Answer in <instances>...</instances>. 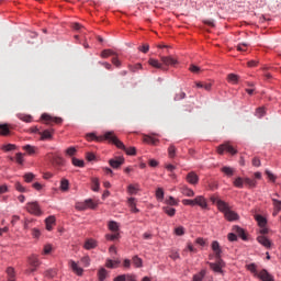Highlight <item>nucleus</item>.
<instances>
[{"label": "nucleus", "instance_id": "6", "mask_svg": "<svg viewBox=\"0 0 281 281\" xmlns=\"http://www.w3.org/2000/svg\"><path fill=\"white\" fill-rule=\"evenodd\" d=\"M42 120H44L45 124H63V120L60 117H54L49 114H42Z\"/></svg>", "mask_w": 281, "mask_h": 281}, {"label": "nucleus", "instance_id": "35", "mask_svg": "<svg viewBox=\"0 0 281 281\" xmlns=\"http://www.w3.org/2000/svg\"><path fill=\"white\" fill-rule=\"evenodd\" d=\"M221 172L226 175V177H234V168L232 167H222Z\"/></svg>", "mask_w": 281, "mask_h": 281}, {"label": "nucleus", "instance_id": "17", "mask_svg": "<svg viewBox=\"0 0 281 281\" xmlns=\"http://www.w3.org/2000/svg\"><path fill=\"white\" fill-rule=\"evenodd\" d=\"M45 223L47 232H52V229H54V226L56 225V217L49 216L48 218H46Z\"/></svg>", "mask_w": 281, "mask_h": 281}, {"label": "nucleus", "instance_id": "34", "mask_svg": "<svg viewBox=\"0 0 281 281\" xmlns=\"http://www.w3.org/2000/svg\"><path fill=\"white\" fill-rule=\"evenodd\" d=\"M244 183L248 188H256V186H258V182L254 179H250V178H244Z\"/></svg>", "mask_w": 281, "mask_h": 281}, {"label": "nucleus", "instance_id": "56", "mask_svg": "<svg viewBox=\"0 0 281 281\" xmlns=\"http://www.w3.org/2000/svg\"><path fill=\"white\" fill-rule=\"evenodd\" d=\"M167 205H179V201H177L173 196H169V199L166 200Z\"/></svg>", "mask_w": 281, "mask_h": 281}, {"label": "nucleus", "instance_id": "38", "mask_svg": "<svg viewBox=\"0 0 281 281\" xmlns=\"http://www.w3.org/2000/svg\"><path fill=\"white\" fill-rule=\"evenodd\" d=\"M19 120H21L22 122H26V124H30V122H32V115L30 114H18Z\"/></svg>", "mask_w": 281, "mask_h": 281}, {"label": "nucleus", "instance_id": "18", "mask_svg": "<svg viewBox=\"0 0 281 281\" xmlns=\"http://www.w3.org/2000/svg\"><path fill=\"white\" fill-rule=\"evenodd\" d=\"M120 260L106 259L105 267L106 269H117L120 267Z\"/></svg>", "mask_w": 281, "mask_h": 281}, {"label": "nucleus", "instance_id": "55", "mask_svg": "<svg viewBox=\"0 0 281 281\" xmlns=\"http://www.w3.org/2000/svg\"><path fill=\"white\" fill-rule=\"evenodd\" d=\"M14 188L18 190V192H27V189H25L21 182H15Z\"/></svg>", "mask_w": 281, "mask_h": 281}, {"label": "nucleus", "instance_id": "60", "mask_svg": "<svg viewBox=\"0 0 281 281\" xmlns=\"http://www.w3.org/2000/svg\"><path fill=\"white\" fill-rule=\"evenodd\" d=\"M45 276H46V278H56V270H53V269H50V270H47L46 272H45Z\"/></svg>", "mask_w": 281, "mask_h": 281}, {"label": "nucleus", "instance_id": "37", "mask_svg": "<svg viewBox=\"0 0 281 281\" xmlns=\"http://www.w3.org/2000/svg\"><path fill=\"white\" fill-rule=\"evenodd\" d=\"M0 135H10V125L1 124L0 125Z\"/></svg>", "mask_w": 281, "mask_h": 281}, {"label": "nucleus", "instance_id": "7", "mask_svg": "<svg viewBox=\"0 0 281 281\" xmlns=\"http://www.w3.org/2000/svg\"><path fill=\"white\" fill-rule=\"evenodd\" d=\"M160 60L165 67H175V65H179V60L177 58H173L172 56H161Z\"/></svg>", "mask_w": 281, "mask_h": 281}, {"label": "nucleus", "instance_id": "8", "mask_svg": "<svg viewBox=\"0 0 281 281\" xmlns=\"http://www.w3.org/2000/svg\"><path fill=\"white\" fill-rule=\"evenodd\" d=\"M225 150H227V153H231V155H236V150L234 149V147L232 145H229V143L226 144H222L217 147V153L218 155H223V153H225Z\"/></svg>", "mask_w": 281, "mask_h": 281}, {"label": "nucleus", "instance_id": "30", "mask_svg": "<svg viewBox=\"0 0 281 281\" xmlns=\"http://www.w3.org/2000/svg\"><path fill=\"white\" fill-rule=\"evenodd\" d=\"M143 142H145V144H151V146H157V142H159V139L153 138V136L145 135Z\"/></svg>", "mask_w": 281, "mask_h": 281}, {"label": "nucleus", "instance_id": "19", "mask_svg": "<svg viewBox=\"0 0 281 281\" xmlns=\"http://www.w3.org/2000/svg\"><path fill=\"white\" fill-rule=\"evenodd\" d=\"M108 227L110 229V232H113L114 234H120V224H117V222L115 221H110L108 223Z\"/></svg>", "mask_w": 281, "mask_h": 281}, {"label": "nucleus", "instance_id": "62", "mask_svg": "<svg viewBox=\"0 0 281 281\" xmlns=\"http://www.w3.org/2000/svg\"><path fill=\"white\" fill-rule=\"evenodd\" d=\"M257 117H263L265 116V108H258L256 110Z\"/></svg>", "mask_w": 281, "mask_h": 281}, {"label": "nucleus", "instance_id": "51", "mask_svg": "<svg viewBox=\"0 0 281 281\" xmlns=\"http://www.w3.org/2000/svg\"><path fill=\"white\" fill-rule=\"evenodd\" d=\"M105 238L106 240H117L120 238V233L106 234Z\"/></svg>", "mask_w": 281, "mask_h": 281}, {"label": "nucleus", "instance_id": "21", "mask_svg": "<svg viewBox=\"0 0 281 281\" xmlns=\"http://www.w3.org/2000/svg\"><path fill=\"white\" fill-rule=\"evenodd\" d=\"M8 281H16V272L12 267L7 268Z\"/></svg>", "mask_w": 281, "mask_h": 281}, {"label": "nucleus", "instance_id": "42", "mask_svg": "<svg viewBox=\"0 0 281 281\" xmlns=\"http://www.w3.org/2000/svg\"><path fill=\"white\" fill-rule=\"evenodd\" d=\"M109 56H116L112 49H104L101 52V58H109Z\"/></svg>", "mask_w": 281, "mask_h": 281}, {"label": "nucleus", "instance_id": "20", "mask_svg": "<svg viewBox=\"0 0 281 281\" xmlns=\"http://www.w3.org/2000/svg\"><path fill=\"white\" fill-rule=\"evenodd\" d=\"M216 206L220 212H223V214H225L229 210V204L223 200L218 201Z\"/></svg>", "mask_w": 281, "mask_h": 281}, {"label": "nucleus", "instance_id": "11", "mask_svg": "<svg viewBox=\"0 0 281 281\" xmlns=\"http://www.w3.org/2000/svg\"><path fill=\"white\" fill-rule=\"evenodd\" d=\"M212 250L215 254V259L221 258V254H223V249L221 248V244L217 240H214L211 245Z\"/></svg>", "mask_w": 281, "mask_h": 281}, {"label": "nucleus", "instance_id": "33", "mask_svg": "<svg viewBox=\"0 0 281 281\" xmlns=\"http://www.w3.org/2000/svg\"><path fill=\"white\" fill-rule=\"evenodd\" d=\"M195 87H198V89H205V91H210L212 89V83H203L201 81H196Z\"/></svg>", "mask_w": 281, "mask_h": 281}, {"label": "nucleus", "instance_id": "46", "mask_svg": "<svg viewBox=\"0 0 281 281\" xmlns=\"http://www.w3.org/2000/svg\"><path fill=\"white\" fill-rule=\"evenodd\" d=\"M127 191L130 194H137V192H139V186L130 184Z\"/></svg>", "mask_w": 281, "mask_h": 281}, {"label": "nucleus", "instance_id": "53", "mask_svg": "<svg viewBox=\"0 0 281 281\" xmlns=\"http://www.w3.org/2000/svg\"><path fill=\"white\" fill-rule=\"evenodd\" d=\"M176 236H183L186 234V228L183 226H178L175 228Z\"/></svg>", "mask_w": 281, "mask_h": 281}, {"label": "nucleus", "instance_id": "63", "mask_svg": "<svg viewBox=\"0 0 281 281\" xmlns=\"http://www.w3.org/2000/svg\"><path fill=\"white\" fill-rule=\"evenodd\" d=\"M128 278V274H120L116 278H114L113 281H126Z\"/></svg>", "mask_w": 281, "mask_h": 281}, {"label": "nucleus", "instance_id": "44", "mask_svg": "<svg viewBox=\"0 0 281 281\" xmlns=\"http://www.w3.org/2000/svg\"><path fill=\"white\" fill-rule=\"evenodd\" d=\"M22 148L30 155H34L36 153V147H34L32 145H25Z\"/></svg>", "mask_w": 281, "mask_h": 281}, {"label": "nucleus", "instance_id": "31", "mask_svg": "<svg viewBox=\"0 0 281 281\" xmlns=\"http://www.w3.org/2000/svg\"><path fill=\"white\" fill-rule=\"evenodd\" d=\"M162 212H165L167 216H175L177 214V210L170 206H164Z\"/></svg>", "mask_w": 281, "mask_h": 281}, {"label": "nucleus", "instance_id": "14", "mask_svg": "<svg viewBox=\"0 0 281 281\" xmlns=\"http://www.w3.org/2000/svg\"><path fill=\"white\" fill-rule=\"evenodd\" d=\"M70 268L72 269L74 273L77 276H82L85 273V270L78 266V263L74 260L69 261Z\"/></svg>", "mask_w": 281, "mask_h": 281}, {"label": "nucleus", "instance_id": "28", "mask_svg": "<svg viewBox=\"0 0 281 281\" xmlns=\"http://www.w3.org/2000/svg\"><path fill=\"white\" fill-rule=\"evenodd\" d=\"M132 262L137 269H142V267L144 266V261L138 256H134L132 258Z\"/></svg>", "mask_w": 281, "mask_h": 281}, {"label": "nucleus", "instance_id": "1", "mask_svg": "<svg viewBox=\"0 0 281 281\" xmlns=\"http://www.w3.org/2000/svg\"><path fill=\"white\" fill-rule=\"evenodd\" d=\"M101 139H104L105 142H109V144H113L116 146V148H120L121 150H124L126 155H136L137 149L135 147L126 148L124 143L117 138V135H115V132L110 131L105 132L103 136H101Z\"/></svg>", "mask_w": 281, "mask_h": 281}, {"label": "nucleus", "instance_id": "43", "mask_svg": "<svg viewBox=\"0 0 281 281\" xmlns=\"http://www.w3.org/2000/svg\"><path fill=\"white\" fill-rule=\"evenodd\" d=\"M256 221L259 227H265V225H267V218H265L262 215H256Z\"/></svg>", "mask_w": 281, "mask_h": 281}, {"label": "nucleus", "instance_id": "45", "mask_svg": "<svg viewBox=\"0 0 281 281\" xmlns=\"http://www.w3.org/2000/svg\"><path fill=\"white\" fill-rule=\"evenodd\" d=\"M205 270L200 271L199 273L193 276V281H203V278H205Z\"/></svg>", "mask_w": 281, "mask_h": 281}, {"label": "nucleus", "instance_id": "3", "mask_svg": "<svg viewBox=\"0 0 281 281\" xmlns=\"http://www.w3.org/2000/svg\"><path fill=\"white\" fill-rule=\"evenodd\" d=\"M209 267L215 273H223V267H225V261H223L222 258H217V259H215V262H209Z\"/></svg>", "mask_w": 281, "mask_h": 281}, {"label": "nucleus", "instance_id": "36", "mask_svg": "<svg viewBox=\"0 0 281 281\" xmlns=\"http://www.w3.org/2000/svg\"><path fill=\"white\" fill-rule=\"evenodd\" d=\"M92 190L93 192H99L100 191V180L98 178H92Z\"/></svg>", "mask_w": 281, "mask_h": 281}, {"label": "nucleus", "instance_id": "22", "mask_svg": "<svg viewBox=\"0 0 281 281\" xmlns=\"http://www.w3.org/2000/svg\"><path fill=\"white\" fill-rule=\"evenodd\" d=\"M272 203L274 205V211L272 213V216H276L281 211V201L277 200L276 198L272 199Z\"/></svg>", "mask_w": 281, "mask_h": 281}, {"label": "nucleus", "instance_id": "58", "mask_svg": "<svg viewBox=\"0 0 281 281\" xmlns=\"http://www.w3.org/2000/svg\"><path fill=\"white\" fill-rule=\"evenodd\" d=\"M15 161L16 164H19L20 166H23V154L22 153H18L15 155Z\"/></svg>", "mask_w": 281, "mask_h": 281}, {"label": "nucleus", "instance_id": "64", "mask_svg": "<svg viewBox=\"0 0 281 281\" xmlns=\"http://www.w3.org/2000/svg\"><path fill=\"white\" fill-rule=\"evenodd\" d=\"M182 203L184 205H191L192 207H194V205H195L194 199L193 200L184 199V200H182Z\"/></svg>", "mask_w": 281, "mask_h": 281}, {"label": "nucleus", "instance_id": "39", "mask_svg": "<svg viewBox=\"0 0 281 281\" xmlns=\"http://www.w3.org/2000/svg\"><path fill=\"white\" fill-rule=\"evenodd\" d=\"M168 155L170 159H175V157H177V147H175V145L169 146Z\"/></svg>", "mask_w": 281, "mask_h": 281}, {"label": "nucleus", "instance_id": "5", "mask_svg": "<svg viewBox=\"0 0 281 281\" xmlns=\"http://www.w3.org/2000/svg\"><path fill=\"white\" fill-rule=\"evenodd\" d=\"M48 159L53 166H65V158L59 156L57 153L48 154Z\"/></svg>", "mask_w": 281, "mask_h": 281}, {"label": "nucleus", "instance_id": "9", "mask_svg": "<svg viewBox=\"0 0 281 281\" xmlns=\"http://www.w3.org/2000/svg\"><path fill=\"white\" fill-rule=\"evenodd\" d=\"M195 205H199V207H202V210H207V200L203 195H198L194 199Z\"/></svg>", "mask_w": 281, "mask_h": 281}, {"label": "nucleus", "instance_id": "47", "mask_svg": "<svg viewBox=\"0 0 281 281\" xmlns=\"http://www.w3.org/2000/svg\"><path fill=\"white\" fill-rule=\"evenodd\" d=\"M85 203L87 209L95 210V207H98V204H95V202H93L91 199L86 200Z\"/></svg>", "mask_w": 281, "mask_h": 281}, {"label": "nucleus", "instance_id": "54", "mask_svg": "<svg viewBox=\"0 0 281 281\" xmlns=\"http://www.w3.org/2000/svg\"><path fill=\"white\" fill-rule=\"evenodd\" d=\"M249 47V44L241 43L237 45V52H247V48Z\"/></svg>", "mask_w": 281, "mask_h": 281}, {"label": "nucleus", "instance_id": "13", "mask_svg": "<svg viewBox=\"0 0 281 281\" xmlns=\"http://www.w3.org/2000/svg\"><path fill=\"white\" fill-rule=\"evenodd\" d=\"M187 181L191 183V186H196L199 183V176L194 173V171H191L187 175Z\"/></svg>", "mask_w": 281, "mask_h": 281}, {"label": "nucleus", "instance_id": "40", "mask_svg": "<svg viewBox=\"0 0 281 281\" xmlns=\"http://www.w3.org/2000/svg\"><path fill=\"white\" fill-rule=\"evenodd\" d=\"M98 276L100 281H104L106 280V276H109V272L106 271V269L101 268L98 272Z\"/></svg>", "mask_w": 281, "mask_h": 281}, {"label": "nucleus", "instance_id": "32", "mask_svg": "<svg viewBox=\"0 0 281 281\" xmlns=\"http://www.w3.org/2000/svg\"><path fill=\"white\" fill-rule=\"evenodd\" d=\"M128 205H130L132 212H134V214L139 213V209H137V206L135 204V198H130L128 199Z\"/></svg>", "mask_w": 281, "mask_h": 281}, {"label": "nucleus", "instance_id": "26", "mask_svg": "<svg viewBox=\"0 0 281 281\" xmlns=\"http://www.w3.org/2000/svg\"><path fill=\"white\" fill-rule=\"evenodd\" d=\"M148 63L151 67H155V69H165L164 64L159 63L157 59L150 58Z\"/></svg>", "mask_w": 281, "mask_h": 281}, {"label": "nucleus", "instance_id": "12", "mask_svg": "<svg viewBox=\"0 0 281 281\" xmlns=\"http://www.w3.org/2000/svg\"><path fill=\"white\" fill-rule=\"evenodd\" d=\"M257 240L262 247H266V249H271V240L269 238L265 237V235H260L257 237Z\"/></svg>", "mask_w": 281, "mask_h": 281}, {"label": "nucleus", "instance_id": "15", "mask_svg": "<svg viewBox=\"0 0 281 281\" xmlns=\"http://www.w3.org/2000/svg\"><path fill=\"white\" fill-rule=\"evenodd\" d=\"M233 232L236 236H239L241 240H247V235L245 234V229L240 228V226H234Z\"/></svg>", "mask_w": 281, "mask_h": 281}, {"label": "nucleus", "instance_id": "61", "mask_svg": "<svg viewBox=\"0 0 281 281\" xmlns=\"http://www.w3.org/2000/svg\"><path fill=\"white\" fill-rule=\"evenodd\" d=\"M66 155H68V157H74V155H76V148L69 147L68 149H66Z\"/></svg>", "mask_w": 281, "mask_h": 281}, {"label": "nucleus", "instance_id": "24", "mask_svg": "<svg viewBox=\"0 0 281 281\" xmlns=\"http://www.w3.org/2000/svg\"><path fill=\"white\" fill-rule=\"evenodd\" d=\"M29 265H31L32 267H40L41 261L38 260V257L36 255H32L31 257H29Z\"/></svg>", "mask_w": 281, "mask_h": 281}, {"label": "nucleus", "instance_id": "23", "mask_svg": "<svg viewBox=\"0 0 281 281\" xmlns=\"http://www.w3.org/2000/svg\"><path fill=\"white\" fill-rule=\"evenodd\" d=\"M85 249H95V247H98V241H95L94 239H87L85 245H83Z\"/></svg>", "mask_w": 281, "mask_h": 281}, {"label": "nucleus", "instance_id": "27", "mask_svg": "<svg viewBox=\"0 0 281 281\" xmlns=\"http://www.w3.org/2000/svg\"><path fill=\"white\" fill-rule=\"evenodd\" d=\"M59 190H61V192H68L69 191V180H67L65 178L61 179Z\"/></svg>", "mask_w": 281, "mask_h": 281}, {"label": "nucleus", "instance_id": "25", "mask_svg": "<svg viewBox=\"0 0 281 281\" xmlns=\"http://www.w3.org/2000/svg\"><path fill=\"white\" fill-rule=\"evenodd\" d=\"M180 191L184 196H194V191L186 186L181 187Z\"/></svg>", "mask_w": 281, "mask_h": 281}, {"label": "nucleus", "instance_id": "48", "mask_svg": "<svg viewBox=\"0 0 281 281\" xmlns=\"http://www.w3.org/2000/svg\"><path fill=\"white\" fill-rule=\"evenodd\" d=\"M41 139H52V132L46 130L44 132H40Z\"/></svg>", "mask_w": 281, "mask_h": 281}, {"label": "nucleus", "instance_id": "49", "mask_svg": "<svg viewBox=\"0 0 281 281\" xmlns=\"http://www.w3.org/2000/svg\"><path fill=\"white\" fill-rule=\"evenodd\" d=\"M72 165H75L77 168H85V160L72 158Z\"/></svg>", "mask_w": 281, "mask_h": 281}, {"label": "nucleus", "instance_id": "2", "mask_svg": "<svg viewBox=\"0 0 281 281\" xmlns=\"http://www.w3.org/2000/svg\"><path fill=\"white\" fill-rule=\"evenodd\" d=\"M247 269L251 273H255V276H258V278L262 281H273V276L269 274L267 270H261L258 273V270L256 269V263H249L247 266Z\"/></svg>", "mask_w": 281, "mask_h": 281}, {"label": "nucleus", "instance_id": "50", "mask_svg": "<svg viewBox=\"0 0 281 281\" xmlns=\"http://www.w3.org/2000/svg\"><path fill=\"white\" fill-rule=\"evenodd\" d=\"M35 177L36 176L34 173L29 172V173L24 175V180L26 183H32V181H34Z\"/></svg>", "mask_w": 281, "mask_h": 281}, {"label": "nucleus", "instance_id": "57", "mask_svg": "<svg viewBox=\"0 0 281 281\" xmlns=\"http://www.w3.org/2000/svg\"><path fill=\"white\" fill-rule=\"evenodd\" d=\"M81 263L85 265L86 267H89L91 265V258H89V256L82 257Z\"/></svg>", "mask_w": 281, "mask_h": 281}, {"label": "nucleus", "instance_id": "16", "mask_svg": "<svg viewBox=\"0 0 281 281\" xmlns=\"http://www.w3.org/2000/svg\"><path fill=\"white\" fill-rule=\"evenodd\" d=\"M226 221H238V214L231 209L224 213Z\"/></svg>", "mask_w": 281, "mask_h": 281}, {"label": "nucleus", "instance_id": "4", "mask_svg": "<svg viewBox=\"0 0 281 281\" xmlns=\"http://www.w3.org/2000/svg\"><path fill=\"white\" fill-rule=\"evenodd\" d=\"M26 211L30 214H33L34 216H41V206L38 205V202H29L26 203Z\"/></svg>", "mask_w": 281, "mask_h": 281}, {"label": "nucleus", "instance_id": "41", "mask_svg": "<svg viewBox=\"0 0 281 281\" xmlns=\"http://www.w3.org/2000/svg\"><path fill=\"white\" fill-rule=\"evenodd\" d=\"M233 184L235 188H244L245 187V179L238 177L234 180Z\"/></svg>", "mask_w": 281, "mask_h": 281}, {"label": "nucleus", "instance_id": "59", "mask_svg": "<svg viewBox=\"0 0 281 281\" xmlns=\"http://www.w3.org/2000/svg\"><path fill=\"white\" fill-rule=\"evenodd\" d=\"M186 98V92H179L175 95V102H179V100H183Z\"/></svg>", "mask_w": 281, "mask_h": 281}, {"label": "nucleus", "instance_id": "10", "mask_svg": "<svg viewBox=\"0 0 281 281\" xmlns=\"http://www.w3.org/2000/svg\"><path fill=\"white\" fill-rule=\"evenodd\" d=\"M109 164H110L111 168L117 169V168H120V166H123L124 157H116L114 159H110Z\"/></svg>", "mask_w": 281, "mask_h": 281}, {"label": "nucleus", "instance_id": "29", "mask_svg": "<svg viewBox=\"0 0 281 281\" xmlns=\"http://www.w3.org/2000/svg\"><path fill=\"white\" fill-rule=\"evenodd\" d=\"M227 80L228 82H232V85H238V80H240V77L236 74H228Z\"/></svg>", "mask_w": 281, "mask_h": 281}, {"label": "nucleus", "instance_id": "52", "mask_svg": "<svg viewBox=\"0 0 281 281\" xmlns=\"http://www.w3.org/2000/svg\"><path fill=\"white\" fill-rule=\"evenodd\" d=\"M156 199L158 201H164V189L162 188H158L156 190Z\"/></svg>", "mask_w": 281, "mask_h": 281}]
</instances>
